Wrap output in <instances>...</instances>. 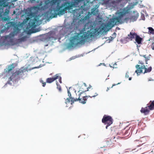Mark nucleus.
I'll list each match as a JSON object with an SVG mask.
<instances>
[{"label": "nucleus", "mask_w": 154, "mask_h": 154, "mask_svg": "<svg viewBox=\"0 0 154 154\" xmlns=\"http://www.w3.org/2000/svg\"><path fill=\"white\" fill-rule=\"evenodd\" d=\"M129 72H126L125 74V77L126 78H128L129 77V75H128Z\"/></svg>", "instance_id": "obj_29"}, {"label": "nucleus", "mask_w": 154, "mask_h": 154, "mask_svg": "<svg viewBox=\"0 0 154 154\" xmlns=\"http://www.w3.org/2000/svg\"><path fill=\"white\" fill-rule=\"evenodd\" d=\"M151 56V55L150 54L148 56H146V55H142V56L143 57L145 58V62L146 64H147V61L148 60H150V56Z\"/></svg>", "instance_id": "obj_21"}, {"label": "nucleus", "mask_w": 154, "mask_h": 154, "mask_svg": "<svg viewBox=\"0 0 154 154\" xmlns=\"http://www.w3.org/2000/svg\"><path fill=\"white\" fill-rule=\"evenodd\" d=\"M142 40V38L137 35L135 37V41L137 44H141Z\"/></svg>", "instance_id": "obj_18"}, {"label": "nucleus", "mask_w": 154, "mask_h": 154, "mask_svg": "<svg viewBox=\"0 0 154 154\" xmlns=\"http://www.w3.org/2000/svg\"><path fill=\"white\" fill-rule=\"evenodd\" d=\"M147 106L145 107H142L140 112L144 115H147L149 114L150 110L154 109V100L150 101L149 104L147 105Z\"/></svg>", "instance_id": "obj_5"}, {"label": "nucleus", "mask_w": 154, "mask_h": 154, "mask_svg": "<svg viewBox=\"0 0 154 154\" xmlns=\"http://www.w3.org/2000/svg\"><path fill=\"white\" fill-rule=\"evenodd\" d=\"M150 153H148V154H149Z\"/></svg>", "instance_id": "obj_42"}, {"label": "nucleus", "mask_w": 154, "mask_h": 154, "mask_svg": "<svg viewBox=\"0 0 154 154\" xmlns=\"http://www.w3.org/2000/svg\"><path fill=\"white\" fill-rule=\"evenodd\" d=\"M128 10L124 9L122 11L118 12L116 14V17L110 19L107 24L109 26L112 27L116 24L117 23H122L125 22L126 23L129 20L134 22L137 20L139 16V14L136 11H134L131 15L124 18L127 14L129 12Z\"/></svg>", "instance_id": "obj_2"}, {"label": "nucleus", "mask_w": 154, "mask_h": 154, "mask_svg": "<svg viewBox=\"0 0 154 154\" xmlns=\"http://www.w3.org/2000/svg\"><path fill=\"white\" fill-rule=\"evenodd\" d=\"M56 85H57V88L58 89L59 91H61V88L60 85L58 84V83L57 82H56Z\"/></svg>", "instance_id": "obj_25"}, {"label": "nucleus", "mask_w": 154, "mask_h": 154, "mask_svg": "<svg viewBox=\"0 0 154 154\" xmlns=\"http://www.w3.org/2000/svg\"><path fill=\"white\" fill-rule=\"evenodd\" d=\"M57 79H59V81L60 83H62L61 77L59 74H56L53 77L47 78L46 79V82L48 83H50Z\"/></svg>", "instance_id": "obj_10"}, {"label": "nucleus", "mask_w": 154, "mask_h": 154, "mask_svg": "<svg viewBox=\"0 0 154 154\" xmlns=\"http://www.w3.org/2000/svg\"><path fill=\"white\" fill-rule=\"evenodd\" d=\"M14 23L13 22H9L7 24V29H8L11 26H13L14 25Z\"/></svg>", "instance_id": "obj_23"}, {"label": "nucleus", "mask_w": 154, "mask_h": 154, "mask_svg": "<svg viewBox=\"0 0 154 154\" xmlns=\"http://www.w3.org/2000/svg\"><path fill=\"white\" fill-rule=\"evenodd\" d=\"M115 137H114V139L115 138Z\"/></svg>", "instance_id": "obj_41"}, {"label": "nucleus", "mask_w": 154, "mask_h": 154, "mask_svg": "<svg viewBox=\"0 0 154 154\" xmlns=\"http://www.w3.org/2000/svg\"><path fill=\"white\" fill-rule=\"evenodd\" d=\"M151 80H150V79H148V81H151Z\"/></svg>", "instance_id": "obj_36"}, {"label": "nucleus", "mask_w": 154, "mask_h": 154, "mask_svg": "<svg viewBox=\"0 0 154 154\" xmlns=\"http://www.w3.org/2000/svg\"><path fill=\"white\" fill-rule=\"evenodd\" d=\"M74 2L75 3H78L81 0H74Z\"/></svg>", "instance_id": "obj_30"}, {"label": "nucleus", "mask_w": 154, "mask_h": 154, "mask_svg": "<svg viewBox=\"0 0 154 154\" xmlns=\"http://www.w3.org/2000/svg\"><path fill=\"white\" fill-rule=\"evenodd\" d=\"M112 3L113 4H118L117 2V1H116V0H114V1H112Z\"/></svg>", "instance_id": "obj_28"}, {"label": "nucleus", "mask_w": 154, "mask_h": 154, "mask_svg": "<svg viewBox=\"0 0 154 154\" xmlns=\"http://www.w3.org/2000/svg\"><path fill=\"white\" fill-rule=\"evenodd\" d=\"M59 0H52L50 2V3L52 5L57 3V5L56 8H53L51 10L50 14L51 17L52 18L55 17L57 15H63L64 14L67 10H70L72 9L73 5L70 2H65L60 6H59V3L58 2Z\"/></svg>", "instance_id": "obj_3"}, {"label": "nucleus", "mask_w": 154, "mask_h": 154, "mask_svg": "<svg viewBox=\"0 0 154 154\" xmlns=\"http://www.w3.org/2000/svg\"><path fill=\"white\" fill-rule=\"evenodd\" d=\"M144 60H139L138 63L139 65H137L135 67L137 70L135 71V72L137 74L143 73H144L150 72L152 70V68L151 66L147 68L144 65Z\"/></svg>", "instance_id": "obj_4"}, {"label": "nucleus", "mask_w": 154, "mask_h": 154, "mask_svg": "<svg viewBox=\"0 0 154 154\" xmlns=\"http://www.w3.org/2000/svg\"><path fill=\"white\" fill-rule=\"evenodd\" d=\"M46 83L45 82L42 83V86L43 87H45L46 85Z\"/></svg>", "instance_id": "obj_32"}, {"label": "nucleus", "mask_w": 154, "mask_h": 154, "mask_svg": "<svg viewBox=\"0 0 154 154\" xmlns=\"http://www.w3.org/2000/svg\"><path fill=\"white\" fill-rule=\"evenodd\" d=\"M94 94H91V96H90L89 95H88V97H90V98H92V97H95L97 96L98 95V94L97 93L94 92Z\"/></svg>", "instance_id": "obj_24"}, {"label": "nucleus", "mask_w": 154, "mask_h": 154, "mask_svg": "<svg viewBox=\"0 0 154 154\" xmlns=\"http://www.w3.org/2000/svg\"><path fill=\"white\" fill-rule=\"evenodd\" d=\"M109 89V88H107V89L106 90V91H107Z\"/></svg>", "instance_id": "obj_35"}, {"label": "nucleus", "mask_w": 154, "mask_h": 154, "mask_svg": "<svg viewBox=\"0 0 154 154\" xmlns=\"http://www.w3.org/2000/svg\"><path fill=\"white\" fill-rule=\"evenodd\" d=\"M110 66V67H112L111 66Z\"/></svg>", "instance_id": "obj_39"}, {"label": "nucleus", "mask_w": 154, "mask_h": 154, "mask_svg": "<svg viewBox=\"0 0 154 154\" xmlns=\"http://www.w3.org/2000/svg\"><path fill=\"white\" fill-rule=\"evenodd\" d=\"M113 119L110 116L105 115L102 119V122L104 125H106V129L113 123Z\"/></svg>", "instance_id": "obj_8"}, {"label": "nucleus", "mask_w": 154, "mask_h": 154, "mask_svg": "<svg viewBox=\"0 0 154 154\" xmlns=\"http://www.w3.org/2000/svg\"><path fill=\"white\" fill-rule=\"evenodd\" d=\"M128 131H126V133H128Z\"/></svg>", "instance_id": "obj_37"}, {"label": "nucleus", "mask_w": 154, "mask_h": 154, "mask_svg": "<svg viewBox=\"0 0 154 154\" xmlns=\"http://www.w3.org/2000/svg\"><path fill=\"white\" fill-rule=\"evenodd\" d=\"M80 20L81 22L85 24L82 30L71 38L70 40V47H73L79 44H84L87 40L94 36L97 31L93 27L92 23L90 20V14Z\"/></svg>", "instance_id": "obj_1"}, {"label": "nucleus", "mask_w": 154, "mask_h": 154, "mask_svg": "<svg viewBox=\"0 0 154 154\" xmlns=\"http://www.w3.org/2000/svg\"><path fill=\"white\" fill-rule=\"evenodd\" d=\"M16 42L18 43H20L22 42L21 40L20 39V38L16 40Z\"/></svg>", "instance_id": "obj_27"}, {"label": "nucleus", "mask_w": 154, "mask_h": 154, "mask_svg": "<svg viewBox=\"0 0 154 154\" xmlns=\"http://www.w3.org/2000/svg\"><path fill=\"white\" fill-rule=\"evenodd\" d=\"M14 13H15V11H14Z\"/></svg>", "instance_id": "obj_38"}, {"label": "nucleus", "mask_w": 154, "mask_h": 154, "mask_svg": "<svg viewBox=\"0 0 154 154\" xmlns=\"http://www.w3.org/2000/svg\"><path fill=\"white\" fill-rule=\"evenodd\" d=\"M38 19L35 17L33 20H31L28 24L29 28H35L36 26V23L38 21Z\"/></svg>", "instance_id": "obj_12"}, {"label": "nucleus", "mask_w": 154, "mask_h": 154, "mask_svg": "<svg viewBox=\"0 0 154 154\" xmlns=\"http://www.w3.org/2000/svg\"><path fill=\"white\" fill-rule=\"evenodd\" d=\"M106 142L107 145L109 146H113L114 145V143H112V142L111 141V140L109 139H108L106 140Z\"/></svg>", "instance_id": "obj_20"}, {"label": "nucleus", "mask_w": 154, "mask_h": 154, "mask_svg": "<svg viewBox=\"0 0 154 154\" xmlns=\"http://www.w3.org/2000/svg\"><path fill=\"white\" fill-rule=\"evenodd\" d=\"M39 9V8L38 6H34L31 7L29 16L31 17H34Z\"/></svg>", "instance_id": "obj_11"}, {"label": "nucleus", "mask_w": 154, "mask_h": 154, "mask_svg": "<svg viewBox=\"0 0 154 154\" xmlns=\"http://www.w3.org/2000/svg\"><path fill=\"white\" fill-rule=\"evenodd\" d=\"M27 38V37L26 36H24L23 37L20 38V39L21 40L22 42H24V41L26 40Z\"/></svg>", "instance_id": "obj_26"}, {"label": "nucleus", "mask_w": 154, "mask_h": 154, "mask_svg": "<svg viewBox=\"0 0 154 154\" xmlns=\"http://www.w3.org/2000/svg\"><path fill=\"white\" fill-rule=\"evenodd\" d=\"M131 78H131V77H129V80H131Z\"/></svg>", "instance_id": "obj_34"}, {"label": "nucleus", "mask_w": 154, "mask_h": 154, "mask_svg": "<svg viewBox=\"0 0 154 154\" xmlns=\"http://www.w3.org/2000/svg\"><path fill=\"white\" fill-rule=\"evenodd\" d=\"M120 83H117V84H113L112 85V86L111 87V88H112L114 86H115L116 85H117L118 84H119Z\"/></svg>", "instance_id": "obj_31"}, {"label": "nucleus", "mask_w": 154, "mask_h": 154, "mask_svg": "<svg viewBox=\"0 0 154 154\" xmlns=\"http://www.w3.org/2000/svg\"><path fill=\"white\" fill-rule=\"evenodd\" d=\"M81 95V94H79V97L78 99L72 98L71 99V104H72L75 101H79L80 103L83 104L85 103L88 97V96H83L82 98H80Z\"/></svg>", "instance_id": "obj_9"}, {"label": "nucleus", "mask_w": 154, "mask_h": 154, "mask_svg": "<svg viewBox=\"0 0 154 154\" xmlns=\"http://www.w3.org/2000/svg\"><path fill=\"white\" fill-rule=\"evenodd\" d=\"M89 88L87 87L86 84L84 83L80 89L79 92H80L79 94H82L84 92L88 91Z\"/></svg>", "instance_id": "obj_13"}, {"label": "nucleus", "mask_w": 154, "mask_h": 154, "mask_svg": "<svg viewBox=\"0 0 154 154\" xmlns=\"http://www.w3.org/2000/svg\"><path fill=\"white\" fill-rule=\"evenodd\" d=\"M27 71V68L22 67L20 69L16 71L12 74V75L9 78L10 81H12V79L18 76L22 77L24 75V73Z\"/></svg>", "instance_id": "obj_6"}, {"label": "nucleus", "mask_w": 154, "mask_h": 154, "mask_svg": "<svg viewBox=\"0 0 154 154\" xmlns=\"http://www.w3.org/2000/svg\"><path fill=\"white\" fill-rule=\"evenodd\" d=\"M114 34H116V33L115 32H114Z\"/></svg>", "instance_id": "obj_40"}, {"label": "nucleus", "mask_w": 154, "mask_h": 154, "mask_svg": "<svg viewBox=\"0 0 154 154\" xmlns=\"http://www.w3.org/2000/svg\"><path fill=\"white\" fill-rule=\"evenodd\" d=\"M14 68V64L8 66L6 69H5V71L6 73H8Z\"/></svg>", "instance_id": "obj_14"}, {"label": "nucleus", "mask_w": 154, "mask_h": 154, "mask_svg": "<svg viewBox=\"0 0 154 154\" xmlns=\"http://www.w3.org/2000/svg\"><path fill=\"white\" fill-rule=\"evenodd\" d=\"M98 12L97 10H96L95 8H93L91 9V12L94 15H96L97 14Z\"/></svg>", "instance_id": "obj_22"}, {"label": "nucleus", "mask_w": 154, "mask_h": 154, "mask_svg": "<svg viewBox=\"0 0 154 154\" xmlns=\"http://www.w3.org/2000/svg\"><path fill=\"white\" fill-rule=\"evenodd\" d=\"M122 0H116L118 4L120 2L122 1Z\"/></svg>", "instance_id": "obj_33"}, {"label": "nucleus", "mask_w": 154, "mask_h": 154, "mask_svg": "<svg viewBox=\"0 0 154 154\" xmlns=\"http://www.w3.org/2000/svg\"><path fill=\"white\" fill-rule=\"evenodd\" d=\"M68 96H69V98H67L66 99V100L65 103L66 104L67 103H69L70 102H71V99L72 98H72V97H71V94L69 90H68Z\"/></svg>", "instance_id": "obj_16"}, {"label": "nucleus", "mask_w": 154, "mask_h": 154, "mask_svg": "<svg viewBox=\"0 0 154 154\" xmlns=\"http://www.w3.org/2000/svg\"><path fill=\"white\" fill-rule=\"evenodd\" d=\"M148 29V33L149 35H154V29L152 27L147 28Z\"/></svg>", "instance_id": "obj_19"}, {"label": "nucleus", "mask_w": 154, "mask_h": 154, "mask_svg": "<svg viewBox=\"0 0 154 154\" xmlns=\"http://www.w3.org/2000/svg\"><path fill=\"white\" fill-rule=\"evenodd\" d=\"M20 30V29L17 25L14 26V31L11 32L8 35L5 36V38L8 41L12 42L14 36L18 33Z\"/></svg>", "instance_id": "obj_7"}, {"label": "nucleus", "mask_w": 154, "mask_h": 154, "mask_svg": "<svg viewBox=\"0 0 154 154\" xmlns=\"http://www.w3.org/2000/svg\"><path fill=\"white\" fill-rule=\"evenodd\" d=\"M137 35V34L136 33L130 32V34L128 35V38L129 39L132 40L133 39L135 38Z\"/></svg>", "instance_id": "obj_15"}, {"label": "nucleus", "mask_w": 154, "mask_h": 154, "mask_svg": "<svg viewBox=\"0 0 154 154\" xmlns=\"http://www.w3.org/2000/svg\"><path fill=\"white\" fill-rule=\"evenodd\" d=\"M7 0H0V6L5 7L8 6L6 3Z\"/></svg>", "instance_id": "obj_17"}]
</instances>
